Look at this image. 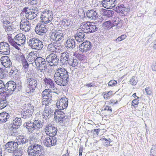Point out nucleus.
I'll return each instance as SVG.
<instances>
[{
    "label": "nucleus",
    "instance_id": "nucleus-1",
    "mask_svg": "<svg viewBox=\"0 0 156 156\" xmlns=\"http://www.w3.org/2000/svg\"><path fill=\"white\" fill-rule=\"evenodd\" d=\"M54 79L57 85L62 86L66 85L69 80L68 73L64 68H58L56 70Z\"/></svg>",
    "mask_w": 156,
    "mask_h": 156
},
{
    "label": "nucleus",
    "instance_id": "nucleus-2",
    "mask_svg": "<svg viewBox=\"0 0 156 156\" xmlns=\"http://www.w3.org/2000/svg\"><path fill=\"white\" fill-rule=\"evenodd\" d=\"M8 40L9 43L15 48L18 50L20 49L18 47L23 45L26 41V37L22 34H19L15 36L13 39L11 37L9 36Z\"/></svg>",
    "mask_w": 156,
    "mask_h": 156
},
{
    "label": "nucleus",
    "instance_id": "nucleus-3",
    "mask_svg": "<svg viewBox=\"0 0 156 156\" xmlns=\"http://www.w3.org/2000/svg\"><path fill=\"white\" fill-rule=\"evenodd\" d=\"M43 152L42 146L38 144L30 146L28 149V152L30 156H43Z\"/></svg>",
    "mask_w": 156,
    "mask_h": 156
},
{
    "label": "nucleus",
    "instance_id": "nucleus-4",
    "mask_svg": "<svg viewBox=\"0 0 156 156\" xmlns=\"http://www.w3.org/2000/svg\"><path fill=\"white\" fill-rule=\"evenodd\" d=\"M112 23L111 21H108L103 23V26L106 28L110 29L113 26H115L117 28H121L122 25V20L118 17L113 18L112 20Z\"/></svg>",
    "mask_w": 156,
    "mask_h": 156
},
{
    "label": "nucleus",
    "instance_id": "nucleus-5",
    "mask_svg": "<svg viewBox=\"0 0 156 156\" xmlns=\"http://www.w3.org/2000/svg\"><path fill=\"white\" fill-rule=\"evenodd\" d=\"M80 29L83 30L84 32L89 33L94 32L97 31L98 28L94 23H83L80 26Z\"/></svg>",
    "mask_w": 156,
    "mask_h": 156
},
{
    "label": "nucleus",
    "instance_id": "nucleus-6",
    "mask_svg": "<svg viewBox=\"0 0 156 156\" xmlns=\"http://www.w3.org/2000/svg\"><path fill=\"white\" fill-rule=\"evenodd\" d=\"M28 44L33 49L40 50L44 46L43 42L37 38H30L28 42Z\"/></svg>",
    "mask_w": 156,
    "mask_h": 156
},
{
    "label": "nucleus",
    "instance_id": "nucleus-7",
    "mask_svg": "<svg viewBox=\"0 0 156 156\" xmlns=\"http://www.w3.org/2000/svg\"><path fill=\"white\" fill-rule=\"evenodd\" d=\"M51 137L50 138L45 135H42L41 140L43 141V144L45 146L50 147L56 144L57 140L56 138Z\"/></svg>",
    "mask_w": 156,
    "mask_h": 156
},
{
    "label": "nucleus",
    "instance_id": "nucleus-8",
    "mask_svg": "<svg viewBox=\"0 0 156 156\" xmlns=\"http://www.w3.org/2000/svg\"><path fill=\"white\" fill-rule=\"evenodd\" d=\"M53 18V15L51 11L46 10L41 12V19L42 22L47 24L51 21Z\"/></svg>",
    "mask_w": 156,
    "mask_h": 156
},
{
    "label": "nucleus",
    "instance_id": "nucleus-9",
    "mask_svg": "<svg viewBox=\"0 0 156 156\" xmlns=\"http://www.w3.org/2000/svg\"><path fill=\"white\" fill-rule=\"evenodd\" d=\"M46 60L51 66H57L60 61L58 56L53 53L48 55L46 58Z\"/></svg>",
    "mask_w": 156,
    "mask_h": 156
},
{
    "label": "nucleus",
    "instance_id": "nucleus-10",
    "mask_svg": "<svg viewBox=\"0 0 156 156\" xmlns=\"http://www.w3.org/2000/svg\"><path fill=\"white\" fill-rule=\"evenodd\" d=\"M22 11V13L24 14L26 19L30 20L35 18L37 14V11L34 12L33 10L30 9L27 7L24 8Z\"/></svg>",
    "mask_w": 156,
    "mask_h": 156
},
{
    "label": "nucleus",
    "instance_id": "nucleus-11",
    "mask_svg": "<svg viewBox=\"0 0 156 156\" xmlns=\"http://www.w3.org/2000/svg\"><path fill=\"white\" fill-rule=\"evenodd\" d=\"M55 120L60 123L65 124L69 121V119H68L67 116H66L62 112L60 111L58 112L56 115L55 113Z\"/></svg>",
    "mask_w": 156,
    "mask_h": 156
},
{
    "label": "nucleus",
    "instance_id": "nucleus-12",
    "mask_svg": "<svg viewBox=\"0 0 156 156\" xmlns=\"http://www.w3.org/2000/svg\"><path fill=\"white\" fill-rule=\"evenodd\" d=\"M20 29L23 31L28 32L31 27V23L27 19H22L20 22Z\"/></svg>",
    "mask_w": 156,
    "mask_h": 156
},
{
    "label": "nucleus",
    "instance_id": "nucleus-13",
    "mask_svg": "<svg viewBox=\"0 0 156 156\" xmlns=\"http://www.w3.org/2000/svg\"><path fill=\"white\" fill-rule=\"evenodd\" d=\"M45 133L46 135L50 137L56 135L57 133V129L51 124H49L46 126L45 128Z\"/></svg>",
    "mask_w": 156,
    "mask_h": 156
},
{
    "label": "nucleus",
    "instance_id": "nucleus-14",
    "mask_svg": "<svg viewBox=\"0 0 156 156\" xmlns=\"http://www.w3.org/2000/svg\"><path fill=\"white\" fill-rule=\"evenodd\" d=\"M63 37V34L62 30H58L55 32H51L50 36L51 39L56 42L62 40Z\"/></svg>",
    "mask_w": 156,
    "mask_h": 156
},
{
    "label": "nucleus",
    "instance_id": "nucleus-15",
    "mask_svg": "<svg viewBox=\"0 0 156 156\" xmlns=\"http://www.w3.org/2000/svg\"><path fill=\"white\" fill-rule=\"evenodd\" d=\"M68 103V99L66 97H62L57 101L56 106L59 110H62L66 108Z\"/></svg>",
    "mask_w": 156,
    "mask_h": 156
},
{
    "label": "nucleus",
    "instance_id": "nucleus-16",
    "mask_svg": "<svg viewBox=\"0 0 156 156\" xmlns=\"http://www.w3.org/2000/svg\"><path fill=\"white\" fill-rule=\"evenodd\" d=\"M10 53V47L9 44L5 42L0 43V54L7 55Z\"/></svg>",
    "mask_w": 156,
    "mask_h": 156
},
{
    "label": "nucleus",
    "instance_id": "nucleus-17",
    "mask_svg": "<svg viewBox=\"0 0 156 156\" xmlns=\"http://www.w3.org/2000/svg\"><path fill=\"white\" fill-rule=\"evenodd\" d=\"M91 48V43L89 41L84 42L79 46V50L82 53L89 51Z\"/></svg>",
    "mask_w": 156,
    "mask_h": 156
},
{
    "label": "nucleus",
    "instance_id": "nucleus-18",
    "mask_svg": "<svg viewBox=\"0 0 156 156\" xmlns=\"http://www.w3.org/2000/svg\"><path fill=\"white\" fill-rule=\"evenodd\" d=\"M44 23L42 22L38 23L35 27V32L39 35H41L42 33H45L48 30L47 26L44 24Z\"/></svg>",
    "mask_w": 156,
    "mask_h": 156
},
{
    "label": "nucleus",
    "instance_id": "nucleus-19",
    "mask_svg": "<svg viewBox=\"0 0 156 156\" xmlns=\"http://www.w3.org/2000/svg\"><path fill=\"white\" fill-rule=\"evenodd\" d=\"M18 144L15 141H11L7 143L5 146V150L9 152H13L18 147Z\"/></svg>",
    "mask_w": 156,
    "mask_h": 156
},
{
    "label": "nucleus",
    "instance_id": "nucleus-20",
    "mask_svg": "<svg viewBox=\"0 0 156 156\" xmlns=\"http://www.w3.org/2000/svg\"><path fill=\"white\" fill-rule=\"evenodd\" d=\"M5 90L11 94L15 90L16 87V84L13 81L8 82L5 84Z\"/></svg>",
    "mask_w": 156,
    "mask_h": 156
},
{
    "label": "nucleus",
    "instance_id": "nucleus-21",
    "mask_svg": "<svg viewBox=\"0 0 156 156\" xmlns=\"http://www.w3.org/2000/svg\"><path fill=\"white\" fill-rule=\"evenodd\" d=\"M116 3V0H103L101 4L104 8L110 9L114 7Z\"/></svg>",
    "mask_w": 156,
    "mask_h": 156
},
{
    "label": "nucleus",
    "instance_id": "nucleus-22",
    "mask_svg": "<svg viewBox=\"0 0 156 156\" xmlns=\"http://www.w3.org/2000/svg\"><path fill=\"white\" fill-rule=\"evenodd\" d=\"M2 64L5 68L12 66V63L10 58L7 56H2L0 58Z\"/></svg>",
    "mask_w": 156,
    "mask_h": 156
},
{
    "label": "nucleus",
    "instance_id": "nucleus-23",
    "mask_svg": "<svg viewBox=\"0 0 156 156\" xmlns=\"http://www.w3.org/2000/svg\"><path fill=\"white\" fill-rule=\"evenodd\" d=\"M72 57L70 54L66 51L61 54L59 60L62 63L66 64L68 62Z\"/></svg>",
    "mask_w": 156,
    "mask_h": 156
},
{
    "label": "nucleus",
    "instance_id": "nucleus-24",
    "mask_svg": "<svg viewBox=\"0 0 156 156\" xmlns=\"http://www.w3.org/2000/svg\"><path fill=\"white\" fill-rule=\"evenodd\" d=\"M33 111V109L30 107L27 108V109H23L21 114L22 117L24 119L30 118L32 115Z\"/></svg>",
    "mask_w": 156,
    "mask_h": 156
},
{
    "label": "nucleus",
    "instance_id": "nucleus-25",
    "mask_svg": "<svg viewBox=\"0 0 156 156\" xmlns=\"http://www.w3.org/2000/svg\"><path fill=\"white\" fill-rule=\"evenodd\" d=\"M53 110L49 107H45L43 112V118L45 119H49L53 116Z\"/></svg>",
    "mask_w": 156,
    "mask_h": 156
},
{
    "label": "nucleus",
    "instance_id": "nucleus-26",
    "mask_svg": "<svg viewBox=\"0 0 156 156\" xmlns=\"http://www.w3.org/2000/svg\"><path fill=\"white\" fill-rule=\"evenodd\" d=\"M46 62L44 58L41 57L36 58L35 60V64L37 67L46 66Z\"/></svg>",
    "mask_w": 156,
    "mask_h": 156
},
{
    "label": "nucleus",
    "instance_id": "nucleus-27",
    "mask_svg": "<svg viewBox=\"0 0 156 156\" xmlns=\"http://www.w3.org/2000/svg\"><path fill=\"white\" fill-rule=\"evenodd\" d=\"M83 30H77L75 36V39L79 42H81L83 41L85 35Z\"/></svg>",
    "mask_w": 156,
    "mask_h": 156
},
{
    "label": "nucleus",
    "instance_id": "nucleus-28",
    "mask_svg": "<svg viewBox=\"0 0 156 156\" xmlns=\"http://www.w3.org/2000/svg\"><path fill=\"white\" fill-rule=\"evenodd\" d=\"M115 11L118 13H121L122 14L125 15L127 13L128 10L124 6V5L119 4L116 8Z\"/></svg>",
    "mask_w": 156,
    "mask_h": 156
},
{
    "label": "nucleus",
    "instance_id": "nucleus-29",
    "mask_svg": "<svg viewBox=\"0 0 156 156\" xmlns=\"http://www.w3.org/2000/svg\"><path fill=\"white\" fill-rule=\"evenodd\" d=\"M87 17L89 19L91 20H95L97 16V13L93 10H88L86 12Z\"/></svg>",
    "mask_w": 156,
    "mask_h": 156
},
{
    "label": "nucleus",
    "instance_id": "nucleus-30",
    "mask_svg": "<svg viewBox=\"0 0 156 156\" xmlns=\"http://www.w3.org/2000/svg\"><path fill=\"white\" fill-rule=\"evenodd\" d=\"M27 81L29 84L28 86H30L31 88L35 89L37 86V80L33 78H28L27 79Z\"/></svg>",
    "mask_w": 156,
    "mask_h": 156
},
{
    "label": "nucleus",
    "instance_id": "nucleus-31",
    "mask_svg": "<svg viewBox=\"0 0 156 156\" xmlns=\"http://www.w3.org/2000/svg\"><path fill=\"white\" fill-rule=\"evenodd\" d=\"M37 53L34 52H31L29 53L28 55V58L27 59L28 61L29 62V64H32L34 62H35V60L37 56Z\"/></svg>",
    "mask_w": 156,
    "mask_h": 156
},
{
    "label": "nucleus",
    "instance_id": "nucleus-32",
    "mask_svg": "<svg viewBox=\"0 0 156 156\" xmlns=\"http://www.w3.org/2000/svg\"><path fill=\"white\" fill-rule=\"evenodd\" d=\"M75 45L74 40L70 39L67 41L66 47L67 49H72L75 48Z\"/></svg>",
    "mask_w": 156,
    "mask_h": 156
},
{
    "label": "nucleus",
    "instance_id": "nucleus-33",
    "mask_svg": "<svg viewBox=\"0 0 156 156\" xmlns=\"http://www.w3.org/2000/svg\"><path fill=\"white\" fill-rule=\"evenodd\" d=\"M43 81L45 85L49 88L54 87L55 84L53 80L49 78L45 77Z\"/></svg>",
    "mask_w": 156,
    "mask_h": 156
},
{
    "label": "nucleus",
    "instance_id": "nucleus-34",
    "mask_svg": "<svg viewBox=\"0 0 156 156\" xmlns=\"http://www.w3.org/2000/svg\"><path fill=\"white\" fill-rule=\"evenodd\" d=\"M73 57H72L71 58L70 60H69L68 63L70 66L77 69L79 66L80 63L79 62V61L77 59H73Z\"/></svg>",
    "mask_w": 156,
    "mask_h": 156
},
{
    "label": "nucleus",
    "instance_id": "nucleus-35",
    "mask_svg": "<svg viewBox=\"0 0 156 156\" xmlns=\"http://www.w3.org/2000/svg\"><path fill=\"white\" fill-rule=\"evenodd\" d=\"M14 126H9V130L8 131V135L9 136H15L17 134V129L13 127Z\"/></svg>",
    "mask_w": 156,
    "mask_h": 156
},
{
    "label": "nucleus",
    "instance_id": "nucleus-36",
    "mask_svg": "<svg viewBox=\"0 0 156 156\" xmlns=\"http://www.w3.org/2000/svg\"><path fill=\"white\" fill-rule=\"evenodd\" d=\"M10 117V115L7 113L3 112L0 114V122H5Z\"/></svg>",
    "mask_w": 156,
    "mask_h": 156
},
{
    "label": "nucleus",
    "instance_id": "nucleus-37",
    "mask_svg": "<svg viewBox=\"0 0 156 156\" xmlns=\"http://www.w3.org/2000/svg\"><path fill=\"white\" fill-rule=\"evenodd\" d=\"M16 143L19 144H23L27 142L28 140L27 138L23 136H19L17 137Z\"/></svg>",
    "mask_w": 156,
    "mask_h": 156
},
{
    "label": "nucleus",
    "instance_id": "nucleus-38",
    "mask_svg": "<svg viewBox=\"0 0 156 156\" xmlns=\"http://www.w3.org/2000/svg\"><path fill=\"white\" fill-rule=\"evenodd\" d=\"M22 121L20 118H16L13 121L12 124L11 126H14L13 127L18 129L21 125Z\"/></svg>",
    "mask_w": 156,
    "mask_h": 156
},
{
    "label": "nucleus",
    "instance_id": "nucleus-39",
    "mask_svg": "<svg viewBox=\"0 0 156 156\" xmlns=\"http://www.w3.org/2000/svg\"><path fill=\"white\" fill-rule=\"evenodd\" d=\"M8 103L5 96H4L2 98H0V109L5 107L8 105Z\"/></svg>",
    "mask_w": 156,
    "mask_h": 156
},
{
    "label": "nucleus",
    "instance_id": "nucleus-40",
    "mask_svg": "<svg viewBox=\"0 0 156 156\" xmlns=\"http://www.w3.org/2000/svg\"><path fill=\"white\" fill-rule=\"evenodd\" d=\"M3 26L5 31L11 33L10 32L12 31V28L9 21H4L3 23Z\"/></svg>",
    "mask_w": 156,
    "mask_h": 156
},
{
    "label": "nucleus",
    "instance_id": "nucleus-41",
    "mask_svg": "<svg viewBox=\"0 0 156 156\" xmlns=\"http://www.w3.org/2000/svg\"><path fill=\"white\" fill-rule=\"evenodd\" d=\"M23 126L26 127L29 132H32L35 129L33 123L31 122H28L25 123Z\"/></svg>",
    "mask_w": 156,
    "mask_h": 156
},
{
    "label": "nucleus",
    "instance_id": "nucleus-42",
    "mask_svg": "<svg viewBox=\"0 0 156 156\" xmlns=\"http://www.w3.org/2000/svg\"><path fill=\"white\" fill-rule=\"evenodd\" d=\"M51 90L46 89L44 90L41 94L42 98H51L52 92H50Z\"/></svg>",
    "mask_w": 156,
    "mask_h": 156
},
{
    "label": "nucleus",
    "instance_id": "nucleus-43",
    "mask_svg": "<svg viewBox=\"0 0 156 156\" xmlns=\"http://www.w3.org/2000/svg\"><path fill=\"white\" fill-rule=\"evenodd\" d=\"M35 129H39L41 128L43 125V122L40 120H35L33 122Z\"/></svg>",
    "mask_w": 156,
    "mask_h": 156
},
{
    "label": "nucleus",
    "instance_id": "nucleus-44",
    "mask_svg": "<svg viewBox=\"0 0 156 156\" xmlns=\"http://www.w3.org/2000/svg\"><path fill=\"white\" fill-rule=\"evenodd\" d=\"M51 98H42V105L47 106L51 103Z\"/></svg>",
    "mask_w": 156,
    "mask_h": 156
},
{
    "label": "nucleus",
    "instance_id": "nucleus-45",
    "mask_svg": "<svg viewBox=\"0 0 156 156\" xmlns=\"http://www.w3.org/2000/svg\"><path fill=\"white\" fill-rule=\"evenodd\" d=\"M13 151V156H22L23 154V149L21 147Z\"/></svg>",
    "mask_w": 156,
    "mask_h": 156
},
{
    "label": "nucleus",
    "instance_id": "nucleus-46",
    "mask_svg": "<svg viewBox=\"0 0 156 156\" xmlns=\"http://www.w3.org/2000/svg\"><path fill=\"white\" fill-rule=\"evenodd\" d=\"M18 73V70L14 66H12L11 67V69L9 73V75L10 76L14 77Z\"/></svg>",
    "mask_w": 156,
    "mask_h": 156
},
{
    "label": "nucleus",
    "instance_id": "nucleus-47",
    "mask_svg": "<svg viewBox=\"0 0 156 156\" xmlns=\"http://www.w3.org/2000/svg\"><path fill=\"white\" fill-rule=\"evenodd\" d=\"M150 156H154L156 154V145H153L150 151Z\"/></svg>",
    "mask_w": 156,
    "mask_h": 156
},
{
    "label": "nucleus",
    "instance_id": "nucleus-48",
    "mask_svg": "<svg viewBox=\"0 0 156 156\" xmlns=\"http://www.w3.org/2000/svg\"><path fill=\"white\" fill-rule=\"evenodd\" d=\"M63 22L64 23V25L69 27L72 26L73 23V21L69 19L64 20Z\"/></svg>",
    "mask_w": 156,
    "mask_h": 156
},
{
    "label": "nucleus",
    "instance_id": "nucleus-49",
    "mask_svg": "<svg viewBox=\"0 0 156 156\" xmlns=\"http://www.w3.org/2000/svg\"><path fill=\"white\" fill-rule=\"evenodd\" d=\"M137 82V80L135 76H133L129 81L130 83L132 85H136Z\"/></svg>",
    "mask_w": 156,
    "mask_h": 156
},
{
    "label": "nucleus",
    "instance_id": "nucleus-50",
    "mask_svg": "<svg viewBox=\"0 0 156 156\" xmlns=\"http://www.w3.org/2000/svg\"><path fill=\"white\" fill-rule=\"evenodd\" d=\"M105 16L108 17H112L114 14V12L112 11L109 10H106L105 12Z\"/></svg>",
    "mask_w": 156,
    "mask_h": 156
},
{
    "label": "nucleus",
    "instance_id": "nucleus-51",
    "mask_svg": "<svg viewBox=\"0 0 156 156\" xmlns=\"http://www.w3.org/2000/svg\"><path fill=\"white\" fill-rule=\"evenodd\" d=\"M54 44V42H52L51 44H49L47 47L48 49L52 52L55 51V48H54V47H55Z\"/></svg>",
    "mask_w": 156,
    "mask_h": 156
},
{
    "label": "nucleus",
    "instance_id": "nucleus-52",
    "mask_svg": "<svg viewBox=\"0 0 156 156\" xmlns=\"http://www.w3.org/2000/svg\"><path fill=\"white\" fill-rule=\"evenodd\" d=\"M5 85L4 82L0 80V91L2 92L5 90Z\"/></svg>",
    "mask_w": 156,
    "mask_h": 156
},
{
    "label": "nucleus",
    "instance_id": "nucleus-53",
    "mask_svg": "<svg viewBox=\"0 0 156 156\" xmlns=\"http://www.w3.org/2000/svg\"><path fill=\"white\" fill-rule=\"evenodd\" d=\"M22 63L23 67L24 69H27L28 68L29 65L24 58L22 60Z\"/></svg>",
    "mask_w": 156,
    "mask_h": 156
},
{
    "label": "nucleus",
    "instance_id": "nucleus-54",
    "mask_svg": "<svg viewBox=\"0 0 156 156\" xmlns=\"http://www.w3.org/2000/svg\"><path fill=\"white\" fill-rule=\"evenodd\" d=\"M38 72L44 73L47 69V66L42 67H37Z\"/></svg>",
    "mask_w": 156,
    "mask_h": 156
},
{
    "label": "nucleus",
    "instance_id": "nucleus-55",
    "mask_svg": "<svg viewBox=\"0 0 156 156\" xmlns=\"http://www.w3.org/2000/svg\"><path fill=\"white\" fill-rule=\"evenodd\" d=\"M63 5L62 1H56L54 3V6L58 8L62 6Z\"/></svg>",
    "mask_w": 156,
    "mask_h": 156
},
{
    "label": "nucleus",
    "instance_id": "nucleus-56",
    "mask_svg": "<svg viewBox=\"0 0 156 156\" xmlns=\"http://www.w3.org/2000/svg\"><path fill=\"white\" fill-rule=\"evenodd\" d=\"M37 139H36L34 137H31L29 139V141L30 143L31 144V146L33 145L34 144H36L35 143L37 142Z\"/></svg>",
    "mask_w": 156,
    "mask_h": 156
},
{
    "label": "nucleus",
    "instance_id": "nucleus-57",
    "mask_svg": "<svg viewBox=\"0 0 156 156\" xmlns=\"http://www.w3.org/2000/svg\"><path fill=\"white\" fill-rule=\"evenodd\" d=\"M126 35H121L120 37H118L115 40V41L117 42H119L124 40L126 38Z\"/></svg>",
    "mask_w": 156,
    "mask_h": 156
},
{
    "label": "nucleus",
    "instance_id": "nucleus-58",
    "mask_svg": "<svg viewBox=\"0 0 156 156\" xmlns=\"http://www.w3.org/2000/svg\"><path fill=\"white\" fill-rule=\"evenodd\" d=\"M112 92L110 91L106 94H105L104 95V98L105 99H107L112 95Z\"/></svg>",
    "mask_w": 156,
    "mask_h": 156
},
{
    "label": "nucleus",
    "instance_id": "nucleus-59",
    "mask_svg": "<svg viewBox=\"0 0 156 156\" xmlns=\"http://www.w3.org/2000/svg\"><path fill=\"white\" fill-rule=\"evenodd\" d=\"M4 70L2 68H0V79H2L6 77Z\"/></svg>",
    "mask_w": 156,
    "mask_h": 156
},
{
    "label": "nucleus",
    "instance_id": "nucleus-60",
    "mask_svg": "<svg viewBox=\"0 0 156 156\" xmlns=\"http://www.w3.org/2000/svg\"><path fill=\"white\" fill-rule=\"evenodd\" d=\"M35 90L34 89L31 88L30 86H28L26 89V92L27 93L30 94H32Z\"/></svg>",
    "mask_w": 156,
    "mask_h": 156
},
{
    "label": "nucleus",
    "instance_id": "nucleus-61",
    "mask_svg": "<svg viewBox=\"0 0 156 156\" xmlns=\"http://www.w3.org/2000/svg\"><path fill=\"white\" fill-rule=\"evenodd\" d=\"M117 81L114 80H110L108 83V85L109 86H110L111 87L114 86H115V85L116 84H117Z\"/></svg>",
    "mask_w": 156,
    "mask_h": 156
},
{
    "label": "nucleus",
    "instance_id": "nucleus-62",
    "mask_svg": "<svg viewBox=\"0 0 156 156\" xmlns=\"http://www.w3.org/2000/svg\"><path fill=\"white\" fill-rule=\"evenodd\" d=\"M138 99H135L132 102V105L135 107H137V105L139 103V100Z\"/></svg>",
    "mask_w": 156,
    "mask_h": 156
},
{
    "label": "nucleus",
    "instance_id": "nucleus-63",
    "mask_svg": "<svg viewBox=\"0 0 156 156\" xmlns=\"http://www.w3.org/2000/svg\"><path fill=\"white\" fill-rule=\"evenodd\" d=\"M27 3L31 5L36 4L37 3L36 0H27Z\"/></svg>",
    "mask_w": 156,
    "mask_h": 156
},
{
    "label": "nucleus",
    "instance_id": "nucleus-64",
    "mask_svg": "<svg viewBox=\"0 0 156 156\" xmlns=\"http://www.w3.org/2000/svg\"><path fill=\"white\" fill-rule=\"evenodd\" d=\"M78 58L80 60H84L86 58L85 56L81 54H79L78 55Z\"/></svg>",
    "mask_w": 156,
    "mask_h": 156
}]
</instances>
